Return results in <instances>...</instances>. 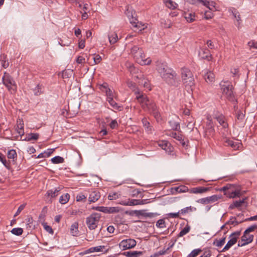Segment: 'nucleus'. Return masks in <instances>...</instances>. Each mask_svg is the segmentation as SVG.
<instances>
[{
    "label": "nucleus",
    "mask_w": 257,
    "mask_h": 257,
    "mask_svg": "<svg viewBox=\"0 0 257 257\" xmlns=\"http://www.w3.org/2000/svg\"><path fill=\"white\" fill-rule=\"evenodd\" d=\"M136 99L142 108L152 114L157 120L160 119L161 114L155 101L145 93L136 96Z\"/></svg>",
    "instance_id": "nucleus-1"
},
{
    "label": "nucleus",
    "mask_w": 257,
    "mask_h": 257,
    "mask_svg": "<svg viewBox=\"0 0 257 257\" xmlns=\"http://www.w3.org/2000/svg\"><path fill=\"white\" fill-rule=\"evenodd\" d=\"M163 80L170 86L177 87L180 83V79L176 72L170 68L168 65H161L158 68Z\"/></svg>",
    "instance_id": "nucleus-2"
},
{
    "label": "nucleus",
    "mask_w": 257,
    "mask_h": 257,
    "mask_svg": "<svg viewBox=\"0 0 257 257\" xmlns=\"http://www.w3.org/2000/svg\"><path fill=\"white\" fill-rule=\"evenodd\" d=\"M220 86L223 93L226 95V98L230 101H236L232 89L233 87L229 81H221Z\"/></svg>",
    "instance_id": "nucleus-3"
},
{
    "label": "nucleus",
    "mask_w": 257,
    "mask_h": 257,
    "mask_svg": "<svg viewBox=\"0 0 257 257\" xmlns=\"http://www.w3.org/2000/svg\"><path fill=\"white\" fill-rule=\"evenodd\" d=\"M4 84L12 93H15L17 89V84L14 79L9 74L5 73L3 77Z\"/></svg>",
    "instance_id": "nucleus-4"
},
{
    "label": "nucleus",
    "mask_w": 257,
    "mask_h": 257,
    "mask_svg": "<svg viewBox=\"0 0 257 257\" xmlns=\"http://www.w3.org/2000/svg\"><path fill=\"white\" fill-rule=\"evenodd\" d=\"M101 215L98 213H93L86 218V223L90 230L95 229L99 221Z\"/></svg>",
    "instance_id": "nucleus-5"
},
{
    "label": "nucleus",
    "mask_w": 257,
    "mask_h": 257,
    "mask_svg": "<svg viewBox=\"0 0 257 257\" xmlns=\"http://www.w3.org/2000/svg\"><path fill=\"white\" fill-rule=\"evenodd\" d=\"M241 231H236L232 232L229 237V240L228 241L226 244L223 247V248L220 251L221 252H224L228 250L232 245L235 244L239 236L240 235Z\"/></svg>",
    "instance_id": "nucleus-6"
},
{
    "label": "nucleus",
    "mask_w": 257,
    "mask_h": 257,
    "mask_svg": "<svg viewBox=\"0 0 257 257\" xmlns=\"http://www.w3.org/2000/svg\"><path fill=\"white\" fill-rule=\"evenodd\" d=\"M137 244L135 239L128 238L123 239L119 243V247L122 250H124L134 247Z\"/></svg>",
    "instance_id": "nucleus-7"
},
{
    "label": "nucleus",
    "mask_w": 257,
    "mask_h": 257,
    "mask_svg": "<svg viewBox=\"0 0 257 257\" xmlns=\"http://www.w3.org/2000/svg\"><path fill=\"white\" fill-rule=\"evenodd\" d=\"M133 51H136V54L135 55L136 57H138V55H139L140 56V58H137L138 60L137 62L138 63H141V61H140V60H141V61L145 62V63L144 64H150L152 62V60L150 58H147L146 59H145V57L143 56V54L142 52V50H140L139 48L137 47H134L133 48Z\"/></svg>",
    "instance_id": "nucleus-8"
},
{
    "label": "nucleus",
    "mask_w": 257,
    "mask_h": 257,
    "mask_svg": "<svg viewBox=\"0 0 257 257\" xmlns=\"http://www.w3.org/2000/svg\"><path fill=\"white\" fill-rule=\"evenodd\" d=\"M254 236L252 234H245L244 231L243 235L241 237V240L239 241L238 246H242L251 243L253 239Z\"/></svg>",
    "instance_id": "nucleus-9"
},
{
    "label": "nucleus",
    "mask_w": 257,
    "mask_h": 257,
    "mask_svg": "<svg viewBox=\"0 0 257 257\" xmlns=\"http://www.w3.org/2000/svg\"><path fill=\"white\" fill-rule=\"evenodd\" d=\"M215 134L214 124L206 123L204 127V137L210 138L212 137Z\"/></svg>",
    "instance_id": "nucleus-10"
},
{
    "label": "nucleus",
    "mask_w": 257,
    "mask_h": 257,
    "mask_svg": "<svg viewBox=\"0 0 257 257\" xmlns=\"http://www.w3.org/2000/svg\"><path fill=\"white\" fill-rule=\"evenodd\" d=\"M127 69L131 74L133 76H134L135 77L138 79H141L142 78L143 75L141 73V70L138 67L135 66V65H129Z\"/></svg>",
    "instance_id": "nucleus-11"
},
{
    "label": "nucleus",
    "mask_w": 257,
    "mask_h": 257,
    "mask_svg": "<svg viewBox=\"0 0 257 257\" xmlns=\"http://www.w3.org/2000/svg\"><path fill=\"white\" fill-rule=\"evenodd\" d=\"M125 14L130 20V23L134 27V25H135L137 22L138 21L136 18L135 12L128 8L126 10Z\"/></svg>",
    "instance_id": "nucleus-12"
},
{
    "label": "nucleus",
    "mask_w": 257,
    "mask_h": 257,
    "mask_svg": "<svg viewBox=\"0 0 257 257\" xmlns=\"http://www.w3.org/2000/svg\"><path fill=\"white\" fill-rule=\"evenodd\" d=\"M184 84L187 91H192L195 87V82L193 76L187 78L186 79L183 80Z\"/></svg>",
    "instance_id": "nucleus-13"
},
{
    "label": "nucleus",
    "mask_w": 257,
    "mask_h": 257,
    "mask_svg": "<svg viewBox=\"0 0 257 257\" xmlns=\"http://www.w3.org/2000/svg\"><path fill=\"white\" fill-rule=\"evenodd\" d=\"M100 197V193L97 190H92L89 194L88 200L89 203L95 202Z\"/></svg>",
    "instance_id": "nucleus-14"
},
{
    "label": "nucleus",
    "mask_w": 257,
    "mask_h": 257,
    "mask_svg": "<svg viewBox=\"0 0 257 257\" xmlns=\"http://www.w3.org/2000/svg\"><path fill=\"white\" fill-rule=\"evenodd\" d=\"M214 118L219 122L223 128H226L228 127V124L227 122L225 117L222 114L218 115H215Z\"/></svg>",
    "instance_id": "nucleus-15"
},
{
    "label": "nucleus",
    "mask_w": 257,
    "mask_h": 257,
    "mask_svg": "<svg viewBox=\"0 0 257 257\" xmlns=\"http://www.w3.org/2000/svg\"><path fill=\"white\" fill-rule=\"evenodd\" d=\"M127 85L128 87L132 90L136 96H138L139 95H141L143 92L140 91V89L137 87L136 84L133 81H128L127 82Z\"/></svg>",
    "instance_id": "nucleus-16"
},
{
    "label": "nucleus",
    "mask_w": 257,
    "mask_h": 257,
    "mask_svg": "<svg viewBox=\"0 0 257 257\" xmlns=\"http://www.w3.org/2000/svg\"><path fill=\"white\" fill-rule=\"evenodd\" d=\"M210 190L209 187H197L191 188L189 190V193L194 194H202Z\"/></svg>",
    "instance_id": "nucleus-17"
},
{
    "label": "nucleus",
    "mask_w": 257,
    "mask_h": 257,
    "mask_svg": "<svg viewBox=\"0 0 257 257\" xmlns=\"http://www.w3.org/2000/svg\"><path fill=\"white\" fill-rule=\"evenodd\" d=\"M199 56L202 59H206L208 61L211 58L209 50L206 48H202L200 50Z\"/></svg>",
    "instance_id": "nucleus-18"
},
{
    "label": "nucleus",
    "mask_w": 257,
    "mask_h": 257,
    "mask_svg": "<svg viewBox=\"0 0 257 257\" xmlns=\"http://www.w3.org/2000/svg\"><path fill=\"white\" fill-rule=\"evenodd\" d=\"M183 17L188 23H192L195 21V14L193 12H184L183 14Z\"/></svg>",
    "instance_id": "nucleus-19"
},
{
    "label": "nucleus",
    "mask_w": 257,
    "mask_h": 257,
    "mask_svg": "<svg viewBox=\"0 0 257 257\" xmlns=\"http://www.w3.org/2000/svg\"><path fill=\"white\" fill-rule=\"evenodd\" d=\"M241 187H237V190L230 192L224 193V195L229 198H235L237 197H239L241 196L240 193Z\"/></svg>",
    "instance_id": "nucleus-20"
},
{
    "label": "nucleus",
    "mask_w": 257,
    "mask_h": 257,
    "mask_svg": "<svg viewBox=\"0 0 257 257\" xmlns=\"http://www.w3.org/2000/svg\"><path fill=\"white\" fill-rule=\"evenodd\" d=\"M63 188L62 186H59L56 188L54 190L52 189L48 190L46 192V195L51 198H54L58 196L59 192Z\"/></svg>",
    "instance_id": "nucleus-21"
},
{
    "label": "nucleus",
    "mask_w": 257,
    "mask_h": 257,
    "mask_svg": "<svg viewBox=\"0 0 257 257\" xmlns=\"http://www.w3.org/2000/svg\"><path fill=\"white\" fill-rule=\"evenodd\" d=\"M121 254L126 257H139L143 254V252L141 251H128L123 252Z\"/></svg>",
    "instance_id": "nucleus-22"
},
{
    "label": "nucleus",
    "mask_w": 257,
    "mask_h": 257,
    "mask_svg": "<svg viewBox=\"0 0 257 257\" xmlns=\"http://www.w3.org/2000/svg\"><path fill=\"white\" fill-rule=\"evenodd\" d=\"M244 221H245V219L239 220L236 217L231 216L229 220L227 221V224H228L229 225H232L233 226H235Z\"/></svg>",
    "instance_id": "nucleus-23"
},
{
    "label": "nucleus",
    "mask_w": 257,
    "mask_h": 257,
    "mask_svg": "<svg viewBox=\"0 0 257 257\" xmlns=\"http://www.w3.org/2000/svg\"><path fill=\"white\" fill-rule=\"evenodd\" d=\"M181 74L182 80L193 76L191 71L186 67H183L181 69Z\"/></svg>",
    "instance_id": "nucleus-24"
},
{
    "label": "nucleus",
    "mask_w": 257,
    "mask_h": 257,
    "mask_svg": "<svg viewBox=\"0 0 257 257\" xmlns=\"http://www.w3.org/2000/svg\"><path fill=\"white\" fill-rule=\"evenodd\" d=\"M204 78L208 83H211L215 80V75L211 71H208L204 74Z\"/></svg>",
    "instance_id": "nucleus-25"
},
{
    "label": "nucleus",
    "mask_w": 257,
    "mask_h": 257,
    "mask_svg": "<svg viewBox=\"0 0 257 257\" xmlns=\"http://www.w3.org/2000/svg\"><path fill=\"white\" fill-rule=\"evenodd\" d=\"M79 232L78 223L75 222L71 225L70 233L73 236H77L78 235Z\"/></svg>",
    "instance_id": "nucleus-26"
},
{
    "label": "nucleus",
    "mask_w": 257,
    "mask_h": 257,
    "mask_svg": "<svg viewBox=\"0 0 257 257\" xmlns=\"http://www.w3.org/2000/svg\"><path fill=\"white\" fill-rule=\"evenodd\" d=\"M0 161L9 170H10L12 169L10 161H7L5 156L1 152H0Z\"/></svg>",
    "instance_id": "nucleus-27"
},
{
    "label": "nucleus",
    "mask_w": 257,
    "mask_h": 257,
    "mask_svg": "<svg viewBox=\"0 0 257 257\" xmlns=\"http://www.w3.org/2000/svg\"><path fill=\"white\" fill-rule=\"evenodd\" d=\"M246 199V198L245 197L243 198L242 200H239L238 201H235L233 202V203L231 204L229 206V209H233L234 208H238L240 207L242 204H243Z\"/></svg>",
    "instance_id": "nucleus-28"
},
{
    "label": "nucleus",
    "mask_w": 257,
    "mask_h": 257,
    "mask_svg": "<svg viewBox=\"0 0 257 257\" xmlns=\"http://www.w3.org/2000/svg\"><path fill=\"white\" fill-rule=\"evenodd\" d=\"M109 43L111 44L115 43L118 40L117 34L115 32H110L108 35Z\"/></svg>",
    "instance_id": "nucleus-29"
},
{
    "label": "nucleus",
    "mask_w": 257,
    "mask_h": 257,
    "mask_svg": "<svg viewBox=\"0 0 257 257\" xmlns=\"http://www.w3.org/2000/svg\"><path fill=\"white\" fill-rule=\"evenodd\" d=\"M163 2L168 8L171 10H175L178 7V4L172 0H163Z\"/></svg>",
    "instance_id": "nucleus-30"
},
{
    "label": "nucleus",
    "mask_w": 257,
    "mask_h": 257,
    "mask_svg": "<svg viewBox=\"0 0 257 257\" xmlns=\"http://www.w3.org/2000/svg\"><path fill=\"white\" fill-rule=\"evenodd\" d=\"M8 158L9 159H12V161L14 163L16 162L17 159V154L15 150L12 149L8 152Z\"/></svg>",
    "instance_id": "nucleus-31"
},
{
    "label": "nucleus",
    "mask_w": 257,
    "mask_h": 257,
    "mask_svg": "<svg viewBox=\"0 0 257 257\" xmlns=\"http://www.w3.org/2000/svg\"><path fill=\"white\" fill-rule=\"evenodd\" d=\"M215 3L213 1H208L207 0H203L202 5L211 11H214L215 10Z\"/></svg>",
    "instance_id": "nucleus-32"
},
{
    "label": "nucleus",
    "mask_w": 257,
    "mask_h": 257,
    "mask_svg": "<svg viewBox=\"0 0 257 257\" xmlns=\"http://www.w3.org/2000/svg\"><path fill=\"white\" fill-rule=\"evenodd\" d=\"M142 121L143 124V126L145 128L146 131H147L148 133H152V127L150 125V123L147 120V118H143Z\"/></svg>",
    "instance_id": "nucleus-33"
},
{
    "label": "nucleus",
    "mask_w": 257,
    "mask_h": 257,
    "mask_svg": "<svg viewBox=\"0 0 257 257\" xmlns=\"http://www.w3.org/2000/svg\"><path fill=\"white\" fill-rule=\"evenodd\" d=\"M39 134L38 133H30L27 135L24 140L31 141L32 140H37L39 139Z\"/></svg>",
    "instance_id": "nucleus-34"
},
{
    "label": "nucleus",
    "mask_w": 257,
    "mask_h": 257,
    "mask_svg": "<svg viewBox=\"0 0 257 257\" xmlns=\"http://www.w3.org/2000/svg\"><path fill=\"white\" fill-rule=\"evenodd\" d=\"M44 86L42 84H38L37 86L34 89V95L38 96L43 93Z\"/></svg>",
    "instance_id": "nucleus-35"
},
{
    "label": "nucleus",
    "mask_w": 257,
    "mask_h": 257,
    "mask_svg": "<svg viewBox=\"0 0 257 257\" xmlns=\"http://www.w3.org/2000/svg\"><path fill=\"white\" fill-rule=\"evenodd\" d=\"M73 74V70L72 69H65L62 72V76L63 78H70Z\"/></svg>",
    "instance_id": "nucleus-36"
},
{
    "label": "nucleus",
    "mask_w": 257,
    "mask_h": 257,
    "mask_svg": "<svg viewBox=\"0 0 257 257\" xmlns=\"http://www.w3.org/2000/svg\"><path fill=\"white\" fill-rule=\"evenodd\" d=\"M70 198V195L68 193L61 195L59 198V202L61 204H65L67 203Z\"/></svg>",
    "instance_id": "nucleus-37"
},
{
    "label": "nucleus",
    "mask_w": 257,
    "mask_h": 257,
    "mask_svg": "<svg viewBox=\"0 0 257 257\" xmlns=\"http://www.w3.org/2000/svg\"><path fill=\"white\" fill-rule=\"evenodd\" d=\"M245 112H242L241 110H238L236 113V121L238 122H242L244 118Z\"/></svg>",
    "instance_id": "nucleus-38"
},
{
    "label": "nucleus",
    "mask_w": 257,
    "mask_h": 257,
    "mask_svg": "<svg viewBox=\"0 0 257 257\" xmlns=\"http://www.w3.org/2000/svg\"><path fill=\"white\" fill-rule=\"evenodd\" d=\"M169 123L173 130L178 131L180 128L179 122H176L174 120L169 121Z\"/></svg>",
    "instance_id": "nucleus-39"
},
{
    "label": "nucleus",
    "mask_w": 257,
    "mask_h": 257,
    "mask_svg": "<svg viewBox=\"0 0 257 257\" xmlns=\"http://www.w3.org/2000/svg\"><path fill=\"white\" fill-rule=\"evenodd\" d=\"M227 146H229L234 150H237L239 148V143H235L234 141L230 140H227L225 141Z\"/></svg>",
    "instance_id": "nucleus-40"
},
{
    "label": "nucleus",
    "mask_w": 257,
    "mask_h": 257,
    "mask_svg": "<svg viewBox=\"0 0 257 257\" xmlns=\"http://www.w3.org/2000/svg\"><path fill=\"white\" fill-rule=\"evenodd\" d=\"M104 247L103 245H99L95 247H92L86 250V253L99 252L102 251V249Z\"/></svg>",
    "instance_id": "nucleus-41"
},
{
    "label": "nucleus",
    "mask_w": 257,
    "mask_h": 257,
    "mask_svg": "<svg viewBox=\"0 0 257 257\" xmlns=\"http://www.w3.org/2000/svg\"><path fill=\"white\" fill-rule=\"evenodd\" d=\"M107 100L110 104V105L114 109L118 110L120 106L113 99V97L107 98Z\"/></svg>",
    "instance_id": "nucleus-42"
},
{
    "label": "nucleus",
    "mask_w": 257,
    "mask_h": 257,
    "mask_svg": "<svg viewBox=\"0 0 257 257\" xmlns=\"http://www.w3.org/2000/svg\"><path fill=\"white\" fill-rule=\"evenodd\" d=\"M225 239L226 237H222L219 240L216 239L214 241L213 244L217 247H221L225 243Z\"/></svg>",
    "instance_id": "nucleus-43"
},
{
    "label": "nucleus",
    "mask_w": 257,
    "mask_h": 257,
    "mask_svg": "<svg viewBox=\"0 0 257 257\" xmlns=\"http://www.w3.org/2000/svg\"><path fill=\"white\" fill-rule=\"evenodd\" d=\"M190 230V226L188 225V224L186 225V226L182 230H181V231L179 232V233L177 235V237L179 238V237L184 236V235H185L186 234L188 233L189 232Z\"/></svg>",
    "instance_id": "nucleus-44"
},
{
    "label": "nucleus",
    "mask_w": 257,
    "mask_h": 257,
    "mask_svg": "<svg viewBox=\"0 0 257 257\" xmlns=\"http://www.w3.org/2000/svg\"><path fill=\"white\" fill-rule=\"evenodd\" d=\"M174 190L178 193H182V192H186L187 191L189 192V190L188 188L184 185H181L179 187H176L174 188Z\"/></svg>",
    "instance_id": "nucleus-45"
},
{
    "label": "nucleus",
    "mask_w": 257,
    "mask_h": 257,
    "mask_svg": "<svg viewBox=\"0 0 257 257\" xmlns=\"http://www.w3.org/2000/svg\"><path fill=\"white\" fill-rule=\"evenodd\" d=\"M51 162L53 164H59L64 162V159L60 156H57L51 159Z\"/></svg>",
    "instance_id": "nucleus-46"
},
{
    "label": "nucleus",
    "mask_w": 257,
    "mask_h": 257,
    "mask_svg": "<svg viewBox=\"0 0 257 257\" xmlns=\"http://www.w3.org/2000/svg\"><path fill=\"white\" fill-rule=\"evenodd\" d=\"M134 27L137 28L139 31H142L147 28V25L146 24L138 21L135 25H134Z\"/></svg>",
    "instance_id": "nucleus-47"
},
{
    "label": "nucleus",
    "mask_w": 257,
    "mask_h": 257,
    "mask_svg": "<svg viewBox=\"0 0 257 257\" xmlns=\"http://www.w3.org/2000/svg\"><path fill=\"white\" fill-rule=\"evenodd\" d=\"M174 148L172 147V146L170 144V146H168V147H167V149L165 150L166 153L168 154V155L172 156L173 157L175 158L176 157V154L174 152Z\"/></svg>",
    "instance_id": "nucleus-48"
},
{
    "label": "nucleus",
    "mask_w": 257,
    "mask_h": 257,
    "mask_svg": "<svg viewBox=\"0 0 257 257\" xmlns=\"http://www.w3.org/2000/svg\"><path fill=\"white\" fill-rule=\"evenodd\" d=\"M174 148L172 147V146L170 144V146H168V147H167V149L165 150L166 153L168 154V155L172 156L173 157L175 158L176 157V154L174 152Z\"/></svg>",
    "instance_id": "nucleus-49"
},
{
    "label": "nucleus",
    "mask_w": 257,
    "mask_h": 257,
    "mask_svg": "<svg viewBox=\"0 0 257 257\" xmlns=\"http://www.w3.org/2000/svg\"><path fill=\"white\" fill-rule=\"evenodd\" d=\"M209 203H213L217 201L218 200L221 198V195H213L211 196L208 197Z\"/></svg>",
    "instance_id": "nucleus-50"
},
{
    "label": "nucleus",
    "mask_w": 257,
    "mask_h": 257,
    "mask_svg": "<svg viewBox=\"0 0 257 257\" xmlns=\"http://www.w3.org/2000/svg\"><path fill=\"white\" fill-rule=\"evenodd\" d=\"M170 143H169L168 142L166 141H161L158 143V146L164 150L167 149V147L170 146Z\"/></svg>",
    "instance_id": "nucleus-51"
},
{
    "label": "nucleus",
    "mask_w": 257,
    "mask_h": 257,
    "mask_svg": "<svg viewBox=\"0 0 257 257\" xmlns=\"http://www.w3.org/2000/svg\"><path fill=\"white\" fill-rule=\"evenodd\" d=\"M170 136L178 141H182L183 136L181 134L172 132L170 133Z\"/></svg>",
    "instance_id": "nucleus-52"
},
{
    "label": "nucleus",
    "mask_w": 257,
    "mask_h": 257,
    "mask_svg": "<svg viewBox=\"0 0 257 257\" xmlns=\"http://www.w3.org/2000/svg\"><path fill=\"white\" fill-rule=\"evenodd\" d=\"M23 230L22 228H14L11 230V232L16 235H20L23 233Z\"/></svg>",
    "instance_id": "nucleus-53"
},
{
    "label": "nucleus",
    "mask_w": 257,
    "mask_h": 257,
    "mask_svg": "<svg viewBox=\"0 0 257 257\" xmlns=\"http://www.w3.org/2000/svg\"><path fill=\"white\" fill-rule=\"evenodd\" d=\"M156 226L159 228H165L166 227L165 226V221L164 219H161L157 221L156 224Z\"/></svg>",
    "instance_id": "nucleus-54"
},
{
    "label": "nucleus",
    "mask_w": 257,
    "mask_h": 257,
    "mask_svg": "<svg viewBox=\"0 0 257 257\" xmlns=\"http://www.w3.org/2000/svg\"><path fill=\"white\" fill-rule=\"evenodd\" d=\"M230 72L232 74L233 76L239 77V69L238 67L237 66L235 67L231 68L230 70Z\"/></svg>",
    "instance_id": "nucleus-55"
},
{
    "label": "nucleus",
    "mask_w": 257,
    "mask_h": 257,
    "mask_svg": "<svg viewBox=\"0 0 257 257\" xmlns=\"http://www.w3.org/2000/svg\"><path fill=\"white\" fill-rule=\"evenodd\" d=\"M92 59L93 60L95 64H97L101 62V57L98 54H95L91 56Z\"/></svg>",
    "instance_id": "nucleus-56"
},
{
    "label": "nucleus",
    "mask_w": 257,
    "mask_h": 257,
    "mask_svg": "<svg viewBox=\"0 0 257 257\" xmlns=\"http://www.w3.org/2000/svg\"><path fill=\"white\" fill-rule=\"evenodd\" d=\"M237 187L240 186L236 184H228V190L227 192H230L234 191V190H237Z\"/></svg>",
    "instance_id": "nucleus-57"
},
{
    "label": "nucleus",
    "mask_w": 257,
    "mask_h": 257,
    "mask_svg": "<svg viewBox=\"0 0 257 257\" xmlns=\"http://www.w3.org/2000/svg\"><path fill=\"white\" fill-rule=\"evenodd\" d=\"M192 207L191 206L187 207L181 209L179 211L180 214H184L192 211Z\"/></svg>",
    "instance_id": "nucleus-58"
},
{
    "label": "nucleus",
    "mask_w": 257,
    "mask_h": 257,
    "mask_svg": "<svg viewBox=\"0 0 257 257\" xmlns=\"http://www.w3.org/2000/svg\"><path fill=\"white\" fill-rule=\"evenodd\" d=\"M119 195V194L116 192L110 193L108 196V198L110 200H115L118 198Z\"/></svg>",
    "instance_id": "nucleus-59"
},
{
    "label": "nucleus",
    "mask_w": 257,
    "mask_h": 257,
    "mask_svg": "<svg viewBox=\"0 0 257 257\" xmlns=\"http://www.w3.org/2000/svg\"><path fill=\"white\" fill-rule=\"evenodd\" d=\"M19 125H21V127H20V129H17V132L18 133L22 136V135H23L24 134V123H21V122L17 124V127L18 128H19Z\"/></svg>",
    "instance_id": "nucleus-60"
},
{
    "label": "nucleus",
    "mask_w": 257,
    "mask_h": 257,
    "mask_svg": "<svg viewBox=\"0 0 257 257\" xmlns=\"http://www.w3.org/2000/svg\"><path fill=\"white\" fill-rule=\"evenodd\" d=\"M257 228V224H253L251 226L248 227L244 231L245 234H248L250 232L253 231L255 229Z\"/></svg>",
    "instance_id": "nucleus-61"
},
{
    "label": "nucleus",
    "mask_w": 257,
    "mask_h": 257,
    "mask_svg": "<svg viewBox=\"0 0 257 257\" xmlns=\"http://www.w3.org/2000/svg\"><path fill=\"white\" fill-rule=\"evenodd\" d=\"M76 198L77 201L85 202L86 200V196L82 194L77 195Z\"/></svg>",
    "instance_id": "nucleus-62"
},
{
    "label": "nucleus",
    "mask_w": 257,
    "mask_h": 257,
    "mask_svg": "<svg viewBox=\"0 0 257 257\" xmlns=\"http://www.w3.org/2000/svg\"><path fill=\"white\" fill-rule=\"evenodd\" d=\"M201 249L199 248L195 249L191 252L190 254L192 257H196L201 252Z\"/></svg>",
    "instance_id": "nucleus-63"
},
{
    "label": "nucleus",
    "mask_w": 257,
    "mask_h": 257,
    "mask_svg": "<svg viewBox=\"0 0 257 257\" xmlns=\"http://www.w3.org/2000/svg\"><path fill=\"white\" fill-rule=\"evenodd\" d=\"M43 227L49 233L53 234L54 233L53 230L50 226H49L46 223H44L43 224Z\"/></svg>",
    "instance_id": "nucleus-64"
}]
</instances>
